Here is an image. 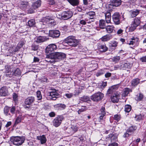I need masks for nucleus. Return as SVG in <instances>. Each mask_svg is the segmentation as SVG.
I'll return each mask as SVG.
<instances>
[{
	"label": "nucleus",
	"mask_w": 146,
	"mask_h": 146,
	"mask_svg": "<svg viewBox=\"0 0 146 146\" xmlns=\"http://www.w3.org/2000/svg\"><path fill=\"white\" fill-rule=\"evenodd\" d=\"M50 55V54L46 55L45 60L48 62H49L50 63H54L55 62V60L53 59V58L50 57L49 56Z\"/></svg>",
	"instance_id": "obj_26"
},
{
	"label": "nucleus",
	"mask_w": 146,
	"mask_h": 146,
	"mask_svg": "<svg viewBox=\"0 0 146 146\" xmlns=\"http://www.w3.org/2000/svg\"><path fill=\"white\" fill-rule=\"evenodd\" d=\"M60 35V32L58 30H51L49 31V35L53 38L59 37Z\"/></svg>",
	"instance_id": "obj_12"
},
{
	"label": "nucleus",
	"mask_w": 146,
	"mask_h": 146,
	"mask_svg": "<svg viewBox=\"0 0 146 146\" xmlns=\"http://www.w3.org/2000/svg\"><path fill=\"white\" fill-rule=\"evenodd\" d=\"M112 59L113 62H117L120 60V57L119 56H114L112 58Z\"/></svg>",
	"instance_id": "obj_46"
},
{
	"label": "nucleus",
	"mask_w": 146,
	"mask_h": 146,
	"mask_svg": "<svg viewBox=\"0 0 146 146\" xmlns=\"http://www.w3.org/2000/svg\"><path fill=\"white\" fill-rule=\"evenodd\" d=\"M140 10L137 9L135 10H132L130 11L129 12L131 14V16L132 17H134L137 15L139 13Z\"/></svg>",
	"instance_id": "obj_21"
},
{
	"label": "nucleus",
	"mask_w": 146,
	"mask_h": 146,
	"mask_svg": "<svg viewBox=\"0 0 146 146\" xmlns=\"http://www.w3.org/2000/svg\"><path fill=\"white\" fill-rule=\"evenodd\" d=\"M135 117L136 120L137 121H139L142 119V117L141 114L136 115Z\"/></svg>",
	"instance_id": "obj_51"
},
{
	"label": "nucleus",
	"mask_w": 146,
	"mask_h": 146,
	"mask_svg": "<svg viewBox=\"0 0 146 146\" xmlns=\"http://www.w3.org/2000/svg\"><path fill=\"white\" fill-rule=\"evenodd\" d=\"M119 95L114 94L111 96V99L113 102H117L119 101Z\"/></svg>",
	"instance_id": "obj_23"
},
{
	"label": "nucleus",
	"mask_w": 146,
	"mask_h": 146,
	"mask_svg": "<svg viewBox=\"0 0 146 146\" xmlns=\"http://www.w3.org/2000/svg\"><path fill=\"white\" fill-rule=\"evenodd\" d=\"M112 36L111 34L107 35L102 37L101 38L102 40L104 41H108L112 38Z\"/></svg>",
	"instance_id": "obj_24"
},
{
	"label": "nucleus",
	"mask_w": 146,
	"mask_h": 146,
	"mask_svg": "<svg viewBox=\"0 0 146 146\" xmlns=\"http://www.w3.org/2000/svg\"><path fill=\"white\" fill-rule=\"evenodd\" d=\"M12 66L10 65H7L5 66V68L6 72L7 73L11 72V69Z\"/></svg>",
	"instance_id": "obj_40"
},
{
	"label": "nucleus",
	"mask_w": 146,
	"mask_h": 146,
	"mask_svg": "<svg viewBox=\"0 0 146 146\" xmlns=\"http://www.w3.org/2000/svg\"><path fill=\"white\" fill-rule=\"evenodd\" d=\"M41 1L38 0L34 2L28 10V12L30 13H32L35 12V10L40 7L41 6Z\"/></svg>",
	"instance_id": "obj_6"
},
{
	"label": "nucleus",
	"mask_w": 146,
	"mask_h": 146,
	"mask_svg": "<svg viewBox=\"0 0 146 146\" xmlns=\"http://www.w3.org/2000/svg\"><path fill=\"white\" fill-rule=\"evenodd\" d=\"M132 90L128 88H125L123 91V92L122 94V96L123 97H125L127 96L130 92H131Z\"/></svg>",
	"instance_id": "obj_29"
},
{
	"label": "nucleus",
	"mask_w": 146,
	"mask_h": 146,
	"mask_svg": "<svg viewBox=\"0 0 146 146\" xmlns=\"http://www.w3.org/2000/svg\"><path fill=\"white\" fill-rule=\"evenodd\" d=\"M113 92V90L110 88L108 90L107 92V93L109 94H111Z\"/></svg>",
	"instance_id": "obj_61"
},
{
	"label": "nucleus",
	"mask_w": 146,
	"mask_h": 146,
	"mask_svg": "<svg viewBox=\"0 0 146 146\" xmlns=\"http://www.w3.org/2000/svg\"><path fill=\"white\" fill-rule=\"evenodd\" d=\"M86 110V107L82 106L81 109H79L78 111V114H81V113L85 111Z\"/></svg>",
	"instance_id": "obj_44"
},
{
	"label": "nucleus",
	"mask_w": 146,
	"mask_h": 146,
	"mask_svg": "<svg viewBox=\"0 0 146 146\" xmlns=\"http://www.w3.org/2000/svg\"><path fill=\"white\" fill-rule=\"evenodd\" d=\"M104 73V71L102 70H101L96 73V75L97 76H98L103 74Z\"/></svg>",
	"instance_id": "obj_54"
},
{
	"label": "nucleus",
	"mask_w": 146,
	"mask_h": 146,
	"mask_svg": "<svg viewBox=\"0 0 146 146\" xmlns=\"http://www.w3.org/2000/svg\"><path fill=\"white\" fill-rule=\"evenodd\" d=\"M71 128L72 129L73 131L74 132V133L76 132L78 130V128L77 127L74 125H72Z\"/></svg>",
	"instance_id": "obj_55"
},
{
	"label": "nucleus",
	"mask_w": 146,
	"mask_h": 146,
	"mask_svg": "<svg viewBox=\"0 0 146 146\" xmlns=\"http://www.w3.org/2000/svg\"><path fill=\"white\" fill-rule=\"evenodd\" d=\"M120 115L119 114H116L114 115L113 119L117 121H119L120 119Z\"/></svg>",
	"instance_id": "obj_47"
},
{
	"label": "nucleus",
	"mask_w": 146,
	"mask_h": 146,
	"mask_svg": "<svg viewBox=\"0 0 146 146\" xmlns=\"http://www.w3.org/2000/svg\"><path fill=\"white\" fill-rule=\"evenodd\" d=\"M13 74L15 76H19L21 75V72L19 68H17L13 72Z\"/></svg>",
	"instance_id": "obj_38"
},
{
	"label": "nucleus",
	"mask_w": 146,
	"mask_h": 146,
	"mask_svg": "<svg viewBox=\"0 0 146 146\" xmlns=\"http://www.w3.org/2000/svg\"><path fill=\"white\" fill-rule=\"evenodd\" d=\"M45 40V38L41 36H39L37 37L36 40V42L37 43H40L44 42Z\"/></svg>",
	"instance_id": "obj_33"
},
{
	"label": "nucleus",
	"mask_w": 146,
	"mask_h": 146,
	"mask_svg": "<svg viewBox=\"0 0 146 146\" xmlns=\"http://www.w3.org/2000/svg\"><path fill=\"white\" fill-rule=\"evenodd\" d=\"M43 20L45 21L46 23L50 24L52 26H54L56 24V23L55 21L49 17L44 18Z\"/></svg>",
	"instance_id": "obj_15"
},
{
	"label": "nucleus",
	"mask_w": 146,
	"mask_h": 146,
	"mask_svg": "<svg viewBox=\"0 0 146 146\" xmlns=\"http://www.w3.org/2000/svg\"><path fill=\"white\" fill-rule=\"evenodd\" d=\"M70 4L74 6L78 5L79 3V1L78 0H67Z\"/></svg>",
	"instance_id": "obj_27"
},
{
	"label": "nucleus",
	"mask_w": 146,
	"mask_h": 146,
	"mask_svg": "<svg viewBox=\"0 0 146 146\" xmlns=\"http://www.w3.org/2000/svg\"><path fill=\"white\" fill-rule=\"evenodd\" d=\"M131 67V64L129 63H125L122 64L120 65V69H124L125 68H129Z\"/></svg>",
	"instance_id": "obj_28"
},
{
	"label": "nucleus",
	"mask_w": 146,
	"mask_h": 146,
	"mask_svg": "<svg viewBox=\"0 0 146 146\" xmlns=\"http://www.w3.org/2000/svg\"><path fill=\"white\" fill-rule=\"evenodd\" d=\"M121 0H113L111 2V5L113 6L118 7L121 5Z\"/></svg>",
	"instance_id": "obj_19"
},
{
	"label": "nucleus",
	"mask_w": 146,
	"mask_h": 146,
	"mask_svg": "<svg viewBox=\"0 0 146 146\" xmlns=\"http://www.w3.org/2000/svg\"><path fill=\"white\" fill-rule=\"evenodd\" d=\"M137 128V127L135 126H131L129 127L127 130V132L130 133L133 132L136 130Z\"/></svg>",
	"instance_id": "obj_36"
},
{
	"label": "nucleus",
	"mask_w": 146,
	"mask_h": 146,
	"mask_svg": "<svg viewBox=\"0 0 146 146\" xmlns=\"http://www.w3.org/2000/svg\"><path fill=\"white\" fill-rule=\"evenodd\" d=\"M141 17H135V18L133 23L131 25V28L133 31L141 23Z\"/></svg>",
	"instance_id": "obj_10"
},
{
	"label": "nucleus",
	"mask_w": 146,
	"mask_h": 146,
	"mask_svg": "<svg viewBox=\"0 0 146 146\" xmlns=\"http://www.w3.org/2000/svg\"><path fill=\"white\" fill-rule=\"evenodd\" d=\"M98 48L100 50V51L103 52H105L107 51L108 48L106 46V45L102 44L100 43L98 44Z\"/></svg>",
	"instance_id": "obj_17"
},
{
	"label": "nucleus",
	"mask_w": 146,
	"mask_h": 146,
	"mask_svg": "<svg viewBox=\"0 0 146 146\" xmlns=\"http://www.w3.org/2000/svg\"><path fill=\"white\" fill-rule=\"evenodd\" d=\"M9 95L8 90L6 87H2L0 89V96H6Z\"/></svg>",
	"instance_id": "obj_14"
},
{
	"label": "nucleus",
	"mask_w": 146,
	"mask_h": 146,
	"mask_svg": "<svg viewBox=\"0 0 146 146\" xmlns=\"http://www.w3.org/2000/svg\"><path fill=\"white\" fill-rule=\"evenodd\" d=\"M50 57L53 58L54 60H62L66 57V55L65 54L59 52H55L50 54L49 56Z\"/></svg>",
	"instance_id": "obj_4"
},
{
	"label": "nucleus",
	"mask_w": 146,
	"mask_h": 146,
	"mask_svg": "<svg viewBox=\"0 0 146 146\" xmlns=\"http://www.w3.org/2000/svg\"><path fill=\"white\" fill-rule=\"evenodd\" d=\"M139 79L138 78H135L132 80V84L133 86H136L139 83Z\"/></svg>",
	"instance_id": "obj_35"
},
{
	"label": "nucleus",
	"mask_w": 146,
	"mask_h": 146,
	"mask_svg": "<svg viewBox=\"0 0 146 146\" xmlns=\"http://www.w3.org/2000/svg\"><path fill=\"white\" fill-rule=\"evenodd\" d=\"M112 17L113 21L115 24L118 25L120 23L121 15L118 12L115 13L112 15Z\"/></svg>",
	"instance_id": "obj_8"
},
{
	"label": "nucleus",
	"mask_w": 146,
	"mask_h": 146,
	"mask_svg": "<svg viewBox=\"0 0 146 146\" xmlns=\"http://www.w3.org/2000/svg\"><path fill=\"white\" fill-rule=\"evenodd\" d=\"M68 133L69 134H73L74 133V132L73 131L71 127L69 128V129L68 130Z\"/></svg>",
	"instance_id": "obj_57"
},
{
	"label": "nucleus",
	"mask_w": 146,
	"mask_h": 146,
	"mask_svg": "<svg viewBox=\"0 0 146 146\" xmlns=\"http://www.w3.org/2000/svg\"><path fill=\"white\" fill-rule=\"evenodd\" d=\"M68 98H71L73 96L72 94H67L65 95Z\"/></svg>",
	"instance_id": "obj_62"
},
{
	"label": "nucleus",
	"mask_w": 146,
	"mask_h": 146,
	"mask_svg": "<svg viewBox=\"0 0 146 146\" xmlns=\"http://www.w3.org/2000/svg\"><path fill=\"white\" fill-rule=\"evenodd\" d=\"M36 95L38 100H40L42 99V96L40 91H38L36 92Z\"/></svg>",
	"instance_id": "obj_45"
},
{
	"label": "nucleus",
	"mask_w": 146,
	"mask_h": 146,
	"mask_svg": "<svg viewBox=\"0 0 146 146\" xmlns=\"http://www.w3.org/2000/svg\"><path fill=\"white\" fill-rule=\"evenodd\" d=\"M131 40H130L129 41V42L128 43L129 45H137L138 44L139 39L137 37L135 38L134 37H133L131 38Z\"/></svg>",
	"instance_id": "obj_18"
},
{
	"label": "nucleus",
	"mask_w": 146,
	"mask_h": 146,
	"mask_svg": "<svg viewBox=\"0 0 146 146\" xmlns=\"http://www.w3.org/2000/svg\"><path fill=\"white\" fill-rule=\"evenodd\" d=\"M63 14V12L61 13H57L56 14V16L57 18L63 20V15H62Z\"/></svg>",
	"instance_id": "obj_53"
},
{
	"label": "nucleus",
	"mask_w": 146,
	"mask_h": 146,
	"mask_svg": "<svg viewBox=\"0 0 146 146\" xmlns=\"http://www.w3.org/2000/svg\"><path fill=\"white\" fill-rule=\"evenodd\" d=\"M140 60L142 62H146V56L141 58L140 59Z\"/></svg>",
	"instance_id": "obj_64"
},
{
	"label": "nucleus",
	"mask_w": 146,
	"mask_h": 146,
	"mask_svg": "<svg viewBox=\"0 0 146 146\" xmlns=\"http://www.w3.org/2000/svg\"><path fill=\"white\" fill-rule=\"evenodd\" d=\"M57 48V46L55 44H51L48 45L45 49V52L46 53L51 54L52 52L56 50Z\"/></svg>",
	"instance_id": "obj_9"
},
{
	"label": "nucleus",
	"mask_w": 146,
	"mask_h": 146,
	"mask_svg": "<svg viewBox=\"0 0 146 146\" xmlns=\"http://www.w3.org/2000/svg\"><path fill=\"white\" fill-rule=\"evenodd\" d=\"M64 42L72 47L77 46L79 44V41L73 36H69L65 38Z\"/></svg>",
	"instance_id": "obj_1"
},
{
	"label": "nucleus",
	"mask_w": 146,
	"mask_h": 146,
	"mask_svg": "<svg viewBox=\"0 0 146 146\" xmlns=\"http://www.w3.org/2000/svg\"><path fill=\"white\" fill-rule=\"evenodd\" d=\"M38 46L37 45L33 44L31 46V49L34 51H36L38 50Z\"/></svg>",
	"instance_id": "obj_49"
},
{
	"label": "nucleus",
	"mask_w": 146,
	"mask_h": 146,
	"mask_svg": "<svg viewBox=\"0 0 146 146\" xmlns=\"http://www.w3.org/2000/svg\"><path fill=\"white\" fill-rule=\"evenodd\" d=\"M54 106L55 107H58L60 108H63V109H64L66 107V106L64 104H58L57 105H55Z\"/></svg>",
	"instance_id": "obj_43"
},
{
	"label": "nucleus",
	"mask_w": 146,
	"mask_h": 146,
	"mask_svg": "<svg viewBox=\"0 0 146 146\" xmlns=\"http://www.w3.org/2000/svg\"><path fill=\"white\" fill-rule=\"evenodd\" d=\"M10 110V108L7 106H5L4 109V114L6 116L10 115V113H9V111Z\"/></svg>",
	"instance_id": "obj_34"
},
{
	"label": "nucleus",
	"mask_w": 146,
	"mask_h": 146,
	"mask_svg": "<svg viewBox=\"0 0 146 146\" xmlns=\"http://www.w3.org/2000/svg\"><path fill=\"white\" fill-rule=\"evenodd\" d=\"M28 24L29 27H33L35 24V20L34 19H32L29 20L28 22Z\"/></svg>",
	"instance_id": "obj_39"
},
{
	"label": "nucleus",
	"mask_w": 146,
	"mask_h": 146,
	"mask_svg": "<svg viewBox=\"0 0 146 146\" xmlns=\"http://www.w3.org/2000/svg\"><path fill=\"white\" fill-rule=\"evenodd\" d=\"M114 28V27L113 25H108L105 28L107 32L109 33H113L115 31Z\"/></svg>",
	"instance_id": "obj_20"
},
{
	"label": "nucleus",
	"mask_w": 146,
	"mask_h": 146,
	"mask_svg": "<svg viewBox=\"0 0 146 146\" xmlns=\"http://www.w3.org/2000/svg\"><path fill=\"white\" fill-rule=\"evenodd\" d=\"M86 15L89 19H93V18L95 15V13L94 11H90L86 13Z\"/></svg>",
	"instance_id": "obj_25"
},
{
	"label": "nucleus",
	"mask_w": 146,
	"mask_h": 146,
	"mask_svg": "<svg viewBox=\"0 0 146 146\" xmlns=\"http://www.w3.org/2000/svg\"><path fill=\"white\" fill-rule=\"evenodd\" d=\"M10 112L12 114L15 113V111L16 110V107L15 106H12L11 108H10Z\"/></svg>",
	"instance_id": "obj_48"
},
{
	"label": "nucleus",
	"mask_w": 146,
	"mask_h": 146,
	"mask_svg": "<svg viewBox=\"0 0 146 146\" xmlns=\"http://www.w3.org/2000/svg\"><path fill=\"white\" fill-rule=\"evenodd\" d=\"M21 8L25 9H26V8L28 6L29 3H28L27 1H21Z\"/></svg>",
	"instance_id": "obj_32"
},
{
	"label": "nucleus",
	"mask_w": 146,
	"mask_h": 146,
	"mask_svg": "<svg viewBox=\"0 0 146 146\" xmlns=\"http://www.w3.org/2000/svg\"><path fill=\"white\" fill-rule=\"evenodd\" d=\"M25 44V42L23 41H20L18 44L17 46L20 48L23 46Z\"/></svg>",
	"instance_id": "obj_52"
},
{
	"label": "nucleus",
	"mask_w": 146,
	"mask_h": 146,
	"mask_svg": "<svg viewBox=\"0 0 146 146\" xmlns=\"http://www.w3.org/2000/svg\"><path fill=\"white\" fill-rule=\"evenodd\" d=\"M104 14L106 23H110L111 17V13L109 11H108L104 13Z\"/></svg>",
	"instance_id": "obj_16"
},
{
	"label": "nucleus",
	"mask_w": 146,
	"mask_h": 146,
	"mask_svg": "<svg viewBox=\"0 0 146 146\" xmlns=\"http://www.w3.org/2000/svg\"><path fill=\"white\" fill-rule=\"evenodd\" d=\"M104 94L100 92H98L95 93L91 96V99L94 102H99L103 98Z\"/></svg>",
	"instance_id": "obj_5"
},
{
	"label": "nucleus",
	"mask_w": 146,
	"mask_h": 146,
	"mask_svg": "<svg viewBox=\"0 0 146 146\" xmlns=\"http://www.w3.org/2000/svg\"><path fill=\"white\" fill-rule=\"evenodd\" d=\"M131 106L128 105L125 106V111L126 112H129L131 110Z\"/></svg>",
	"instance_id": "obj_42"
},
{
	"label": "nucleus",
	"mask_w": 146,
	"mask_h": 146,
	"mask_svg": "<svg viewBox=\"0 0 146 146\" xmlns=\"http://www.w3.org/2000/svg\"><path fill=\"white\" fill-rule=\"evenodd\" d=\"M89 97L87 96H84L83 97L81 98L80 100L84 102H86L90 100Z\"/></svg>",
	"instance_id": "obj_41"
},
{
	"label": "nucleus",
	"mask_w": 146,
	"mask_h": 146,
	"mask_svg": "<svg viewBox=\"0 0 146 146\" xmlns=\"http://www.w3.org/2000/svg\"><path fill=\"white\" fill-rule=\"evenodd\" d=\"M35 101V97L33 96H31L25 99V104L30 105L33 103Z\"/></svg>",
	"instance_id": "obj_13"
},
{
	"label": "nucleus",
	"mask_w": 146,
	"mask_h": 146,
	"mask_svg": "<svg viewBox=\"0 0 146 146\" xmlns=\"http://www.w3.org/2000/svg\"><path fill=\"white\" fill-rule=\"evenodd\" d=\"M21 116L18 117L16 119L15 122V124L17 125L21 122Z\"/></svg>",
	"instance_id": "obj_50"
},
{
	"label": "nucleus",
	"mask_w": 146,
	"mask_h": 146,
	"mask_svg": "<svg viewBox=\"0 0 146 146\" xmlns=\"http://www.w3.org/2000/svg\"><path fill=\"white\" fill-rule=\"evenodd\" d=\"M128 132H127V130L126 133H125L123 135V137L124 138L128 137L130 136V134L128 133Z\"/></svg>",
	"instance_id": "obj_58"
},
{
	"label": "nucleus",
	"mask_w": 146,
	"mask_h": 146,
	"mask_svg": "<svg viewBox=\"0 0 146 146\" xmlns=\"http://www.w3.org/2000/svg\"><path fill=\"white\" fill-rule=\"evenodd\" d=\"M64 118L62 115H59L56 117L53 121V125L56 127L59 126Z\"/></svg>",
	"instance_id": "obj_7"
},
{
	"label": "nucleus",
	"mask_w": 146,
	"mask_h": 146,
	"mask_svg": "<svg viewBox=\"0 0 146 146\" xmlns=\"http://www.w3.org/2000/svg\"><path fill=\"white\" fill-rule=\"evenodd\" d=\"M37 139L38 140H40L41 143L42 144L45 143L46 141V139L44 135L37 136Z\"/></svg>",
	"instance_id": "obj_22"
},
{
	"label": "nucleus",
	"mask_w": 146,
	"mask_h": 146,
	"mask_svg": "<svg viewBox=\"0 0 146 146\" xmlns=\"http://www.w3.org/2000/svg\"><path fill=\"white\" fill-rule=\"evenodd\" d=\"M51 90L52 91L48 93L47 98L49 100H55L59 96V94L56 92L55 89H53Z\"/></svg>",
	"instance_id": "obj_3"
},
{
	"label": "nucleus",
	"mask_w": 146,
	"mask_h": 146,
	"mask_svg": "<svg viewBox=\"0 0 146 146\" xmlns=\"http://www.w3.org/2000/svg\"><path fill=\"white\" fill-rule=\"evenodd\" d=\"M99 25L100 27L102 29H104L105 28L106 23L104 20H101L100 21Z\"/></svg>",
	"instance_id": "obj_31"
},
{
	"label": "nucleus",
	"mask_w": 146,
	"mask_h": 146,
	"mask_svg": "<svg viewBox=\"0 0 146 146\" xmlns=\"http://www.w3.org/2000/svg\"><path fill=\"white\" fill-rule=\"evenodd\" d=\"M108 136V138L110 139L111 142L115 141L117 139V136L112 133L110 134Z\"/></svg>",
	"instance_id": "obj_30"
},
{
	"label": "nucleus",
	"mask_w": 146,
	"mask_h": 146,
	"mask_svg": "<svg viewBox=\"0 0 146 146\" xmlns=\"http://www.w3.org/2000/svg\"><path fill=\"white\" fill-rule=\"evenodd\" d=\"M73 13L71 11H64L63 12V20H66L71 18Z\"/></svg>",
	"instance_id": "obj_11"
},
{
	"label": "nucleus",
	"mask_w": 146,
	"mask_h": 146,
	"mask_svg": "<svg viewBox=\"0 0 146 146\" xmlns=\"http://www.w3.org/2000/svg\"><path fill=\"white\" fill-rule=\"evenodd\" d=\"M48 4L50 5H53L55 3L54 0H49L48 1Z\"/></svg>",
	"instance_id": "obj_60"
},
{
	"label": "nucleus",
	"mask_w": 146,
	"mask_h": 146,
	"mask_svg": "<svg viewBox=\"0 0 146 146\" xmlns=\"http://www.w3.org/2000/svg\"><path fill=\"white\" fill-rule=\"evenodd\" d=\"M13 99L16 102L17 100V96L16 94L14 93L13 94Z\"/></svg>",
	"instance_id": "obj_56"
},
{
	"label": "nucleus",
	"mask_w": 146,
	"mask_h": 146,
	"mask_svg": "<svg viewBox=\"0 0 146 146\" xmlns=\"http://www.w3.org/2000/svg\"><path fill=\"white\" fill-rule=\"evenodd\" d=\"M25 139L23 137H12L11 138L10 141L13 144L16 145H20L24 142Z\"/></svg>",
	"instance_id": "obj_2"
},
{
	"label": "nucleus",
	"mask_w": 146,
	"mask_h": 146,
	"mask_svg": "<svg viewBox=\"0 0 146 146\" xmlns=\"http://www.w3.org/2000/svg\"><path fill=\"white\" fill-rule=\"evenodd\" d=\"M143 98V96L142 94H140L138 96V100L139 101L141 100Z\"/></svg>",
	"instance_id": "obj_63"
},
{
	"label": "nucleus",
	"mask_w": 146,
	"mask_h": 146,
	"mask_svg": "<svg viewBox=\"0 0 146 146\" xmlns=\"http://www.w3.org/2000/svg\"><path fill=\"white\" fill-rule=\"evenodd\" d=\"M86 21L84 20H80V23L83 25H85L86 24Z\"/></svg>",
	"instance_id": "obj_59"
},
{
	"label": "nucleus",
	"mask_w": 146,
	"mask_h": 146,
	"mask_svg": "<svg viewBox=\"0 0 146 146\" xmlns=\"http://www.w3.org/2000/svg\"><path fill=\"white\" fill-rule=\"evenodd\" d=\"M117 42L115 41H113L111 42L110 43V46H111L112 48L114 49L117 45Z\"/></svg>",
	"instance_id": "obj_37"
}]
</instances>
